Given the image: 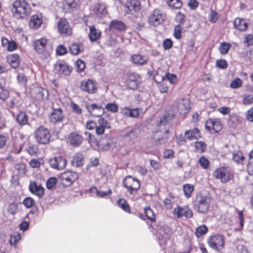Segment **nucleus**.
<instances>
[{
    "label": "nucleus",
    "instance_id": "23",
    "mask_svg": "<svg viewBox=\"0 0 253 253\" xmlns=\"http://www.w3.org/2000/svg\"><path fill=\"white\" fill-rule=\"evenodd\" d=\"M161 133L160 131H158L153 134L152 142L156 146L164 144L168 141V137Z\"/></svg>",
    "mask_w": 253,
    "mask_h": 253
},
{
    "label": "nucleus",
    "instance_id": "6",
    "mask_svg": "<svg viewBox=\"0 0 253 253\" xmlns=\"http://www.w3.org/2000/svg\"><path fill=\"white\" fill-rule=\"evenodd\" d=\"M208 243L212 249L219 250L224 246V237L219 234H214L209 237Z\"/></svg>",
    "mask_w": 253,
    "mask_h": 253
},
{
    "label": "nucleus",
    "instance_id": "8",
    "mask_svg": "<svg viewBox=\"0 0 253 253\" xmlns=\"http://www.w3.org/2000/svg\"><path fill=\"white\" fill-rule=\"evenodd\" d=\"M47 42L46 39L41 38L35 41L33 43L36 51L38 54H42L44 58L49 56V53L46 50Z\"/></svg>",
    "mask_w": 253,
    "mask_h": 253
},
{
    "label": "nucleus",
    "instance_id": "1",
    "mask_svg": "<svg viewBox=\"0 0 253 253\" xmlns=\"http://www.w3.org/2000/svg\"><path fill=\"white\" fill-rule=\"evenodd\" d=\"M11 11L16 19H24L30 15L32 9L26 0H16L12 4Z\"/></svg>",
    "mask_w": 253,
    "mask_h": 253
},
{
    "label": "nucleus",
    "instance_id": "47",
    "mask_svg": "<svg viewBox=\"0 0 253 253\" xmlns=\"http://www.w3.org/2000/svg\"><path fill=\"white\" fill-rule=\"evenodd\" d=\"M168 4L169 6L175 9L180 8L182 5L181 0H168Z\"/></svg>",
    "mask_w": 253,
    "mask_h": 253
},
{
    "label": "nucleus",
    "instance_id": "21",
    "mask_svg": "<svg viewBox=\"0 0 253 253\" xmlns=\"http://www.w3.org/2000/svg\"><path fill=\"white\" fill-rule=\"evenodd\" d=\"M139 109H131L127 107L121 108V114L124 117L127 118H137L139 116Z\"/></svg>",
    "mask_w": 253,
    "mask_h": 253
},
{
    "label": "nucleus",
    "instance_id": "38",
    "mask_svg": "<svg viewBox=\"0 0 253 253\" xmlns=\"http://www.w3.org/2000/svg\"><path fill=\"white\" fill-rule=\"evenodd\" d=\"M232 160L237 164H243L245 157L242 152L239 151L233 153Z\"/></svg>",
    "mask_w": 253,
    "mask_h": 253
},
{
    "label": "nucleus",
    "instance_id": "7",
    "mask_svg": "<svg viewBox=\"0 0 253 253\" xmlns=\"http://www.w3.org/2000/svg\"><path fill=\"white\" fill-rule=\"evenodd\" d=\"M104 103L95 104V103H86L85 107L90 114L95 117H100L104 114L105 112L103 105Z\"/></svg>",
    "mask_w": 253,
    "mask_h": 253
},
{
    "label": "nucleus",
    "instance_id": "18",
    "mask_svg": "<svg viewBox=\"0 0 253 253\" xmlns=\"http://www.w3.org/2000/svg\"><path fill=\"white\" fill-rule=\"evenodd\" d=\"M29 189L32 194L36 195L40 198L43 196L44 188L36 181H30Z\"/></svg>",
    "mask_w": 253,
    "mask_h": 253
},
{
    "label": "nucleus",
    "instance_id": "39",
    "mask_svg": "<svg viewBox=\"0 0 253 253\" xmlns=\"http://www.w3.org/2000/svg\"><path fill=\"white\" fill-rule=\"evenodd\" d=\"M138 80L136 79L135 76H130L127 82L128 88L131 89H135L138 87Z\"/></svg>",
    "mask_w": 253,
    "mask_h": 253
},
{
    "label": "nucleus",
    "instance_id": "45",
    "mask_svg": "<svg viewBox=\"0 0 253 253\" xmlns=\"http://www.w3.org/2000/svg\"><path fill=\"white\" fill-rule=\"evenodd\" d=\"M96 14L99 17H102L107 14L106 6L103 4H100L95 11Z\"/></svg>",
    "mask_w": 253,
    "mask_h": 253
},
{
    "label": "nucleus",
    "instance_id": "5",
    "mask_svg": "<svg viewBox=\"0 0 253 253\" xmlns=\"http://www.w3.org/2000/svg\"><path fill=\"white\" fill-rule=\"evenodd\" d=\"M165 19V16L162 12L159 9H156L151 12L148 21L150 25L156 27L163 24Z\"/></svg>",
    "mask_w": 253,
    "mask_h": 253
},
{
    "label": "nucleus",
    "instance_id": "16",
    "mask_svg": "<svg viewBox=\"0 0 253 253\" xmlns=\"http://www.w3.org/2000/svg\"><path fill=\"white\" fill-rule=\"evenodd\" d=\"M213 175L216 178L220 179L222 182H227L230 179V173L224 167H220L215 169L213 172Z\"/></svg>",
    "mask_w": 253,
    "mask_h": 253
},
{
    "label": "nucleus",
    "instance_id": "34",
    "mask_svg": "<svg viewBox=\"0 0 253 253\" xmlns=\"http://www.w3.org/2000/svg\"><path fill=\"white\" fill-rule=\"evenodd\" d=\"M125 27V25L121 21L117 20L112 21L110 24L109 28L110 30H117L119 31H123Z\"/></svg>",
    "mask_w": 253,
    "mask_h": 253
},
{
    "label": "nucleus",
    "instance_id": "52",
    "mask_svg": "<svg viewBox=\"0 0 253 253\" xmlns=\"http://www.w3.org/2000/svg\"><path fill=\"white\" fill-rule=\"evenodd\" d=\"M35 200L31 197L26 198L23 201V205L27 208H31L35 204Z\"/></svg>",
    "mask_w": 253,
    "mask_h": 253
},
{
    "label": "nucleus",
    "instance_id": "9",
    "mask_svg": "<svg viewBox=\"0 0 253 253\" xmlns=\"http://www.w3.org/2000/svg\"><path fill=\"white\" fill-rule=\"evenodd\" d=\"M57 28L59 33L63 36H68L72 33V28L65 18H61L58 20Z\"/></svg>",
    "mask_w": 253,
    "mask_h": 253
},
{
    "label": "nucleus",
    "instance_id": "2",
    "mask_svg": "<svg viewBox=\"0 0 253 253\" xmlns=\"http://www.w3.org/2000/svg\"><path fill=\"white\" fill-rule=\"evenodd\" d=\"M211 202V198L210 195L204 196L200 194L196 197L195 210L199 213H205L209 210Z\"/></svg>",
    "mask_w": 253,
    "mask_h": 253
},
{
    "label": "nucleus",
    "instance_id": "27",
    "mask_svg": "<svg viewBox=\"0 0 253 253\" xmlns=\"http://www.w3.org/2000/svg\"><path fill=\"white\" fill-rule=\"evenodd\" d=\"M42 23L41 16L40 15H34L30 20L29 26L31 28L38 29Z\"/></svg>",
    "mask_w": 253,
    "mask_h": 253
},
{
    "label": "nucleus",
    "instance_id": "33",
    "mask_svg": "<svg viewBox=\"0 0 253 253\" xmlns=\"http://www.w3.org/2000/svg\"><path fill=\"white\" fill-rule=\"evenodd\" d=\"M73 166L79 167L84 165V157L81 153L75 154L73 157V160L71 162Z\"/></svg>",
    "mask_w": 253,
    "mask_h": 253
},
{
    "label": "nucleus",
    "instance_id": "19",
    "mask_svg": "<svg viewBox=\"0 0 253 253\" xmlns=\"http://www.w3.org/2000/svg\"><path fill=\"white\" fill-rule=\"evenodd\" d=\"M54 70L59 74L68 76L70 74L72 68L64 62H59L54 65Z\"/></svg>",
    "mask_w": 253,
    "mask_h": 253
},
{
    "label": "nucleus",
    "instance_id": "57",
    "mask_svg": "<svg viewBox=\"0 0 253 253\" xmlns=\"http://www.w3.org/2000/svg\"><path fill=\"white\" fill-rule=\"evenodd\" d=\"M98 123L100 126L104 128H109L110 127L109 123L103 118H101L98 120Z\"/></svg>",
    "mask_w": 253,
    "mask_h": 253
},
{
    "label": "nucleus",
    "instance_id": "48",
    "mask_svg": "<svg viewBox=\"0 0 253 253\" xmlns=\"http://www.w3.org/2000/svg\"><path fill=\"white\" fill-rule=\"evenodd\" d=\"M206 144L203 141H197L195 143V149L199 153L204 152L206 149Z\"/></svg>",
    "mask_w": 253,
    "mask_h": 253
},
{
    "label": "nucleus",
    "instance_id": "44",
    "mask_svg": "<svg viewBox=\"0 0 253 253\" xmlns=\"http://www.w3.org/2000/svg\"><path fill=\"white\" fill-rule=\"evenodd\" d=\"M104 105V110L106 109L108 111L116 113L118 111V106L115 103H108Z\"/></svg>",
    "mask_w": 253,
    "mask_h": 253
},
{
    "label": "nucleus",
    "instance_id": "3",
    "mask_svg": "<svg viewBox=\"0 0 253 253\" xmlns=\"http://www.w3.org/2000/svg\"><path fill=\"white\" fill-rule=\"evenodd\" d=\"M35 137L39 144H46L50 141V133L47 128L43 126H41L36 129Z\"/></svg>",
    "mask_w": 253,
    "mask_h": 253
},
{
    "label": "nucleus",
    "instance_id": "36",
    "mask_svg": "<svg viewBox=\"0 0 253 253\" xmlns=\"http://www.w3.org/2000/svg\"><path fill=\"white\" fill-rule=\"evenodd\" d=\"M16 121L20 126H24L27 124L28 116L26 113L23 111H20L16 116Z\"/></svg>",
    "mask_w": 253,
    "mask_h": 253
},
{
    "label": "nucleus",
    "instance_id": "24",
    "mask_svg": "<svg viewBox=\"0 0 253 253\" xmlns=\"http://www.w3.org/2000/svg\"><path fill=\"white\" fill-rule=\"evenodd\" d=\"M177 109L181 115H184L189 112L190 109V103L188 100L183 99L178 103Z\"/></svg>",
    "mask_w": 253,
    "mask_h": 253
},
{
    "label": "nucleus",
    "instance_id": "13",
    "mask_svg": "<svg viewBox=\"0 0 253 253\" xmlns=\"http://www.w3.org/2000/svg\"><path fill=\"white\" fill-rule=\"evenodd\" d=\"M124 7L126 13L133 14L140 9V3L138 0H127L124 5Z\"/></svg>",
    "mask_w": 253,
    "mask_h": 253
},
{
    "label": "nucleus",
    "instance_id": "40",
    "mask_svg": "<svg viewBox=\"0 0 253 253\" xmlns=\"http://www.w3.org/2000/svg\"><path fill=\"white\" fill-rule=\"evenodd\" d=\"M139 133V130L138 129L133 128L126 133L124 136L129 140H133L138 136Z\"/></svg>",
    "mask_w": 253,
    "mask_h": 253
},
{
    "label": "nucleus",
    "instance_id": "51",
    "mask_svg": "<svg viewBox=\"0 0 253 253\" xmlns=\"http://www.w3.org/2000/svg\"><path fill=\"white\" fill-rule=\"evenodd\" d=\"M145 216L148 219L152 221L155 220V215L154 211L150 208H146L145 209Z\"/></svg>",
    "mask_w": 253,
    "mask_h": 253
},
{
    "label": "nucleus",
    "instance_id": "28",
    "mask_svg": "<svg viewBox=\"0 0 253 253\" xmlns=\"http://www.w3.org/2000/svg\"><path fill=\"white\" fill-rule=\"evenodd\" d=\"M70 142L74 146H79L83 141V137L81 135L76 133H72L69 137Z\"/></svg>",
    "mask_w": 253,
    "mask_h": 253
},
{
    "label": "nucleus",
    "instance_id": "22",
    "mask_svg": "<svg viewBox=\"0 0 253 253\" xmlns=\"http://www.w3.org/2000/svg\"><path fill=\"white\" fill-rule=\"evenodd\" d=\"M64 6L69 12H74L79 9L80 2L79 0H66Z\"/></svg>",
    "mask_w": 253,
    "mask_h": 253
},
{
    "label": "nucleus",
    "instance_id": "35",
    "mask_svg": "<svg viewBox=\"0 0 253 253\" xmlns=\"http://www.w3.org/2000/svg\"><path fill=\"white\" fill-rule=\"evenodd\" d=\"M100 31L96 29L94 26L90 27L89 37L91 41H97L100 38Z\"/></svg>",
    "mask_w": 253,
    "mask_h": 253
},
{
    "label": "nucleus",
    "instance_id": "17",
    "mask_svg": "<svg viewBox=\"0 0 253 253\" xmlns=\"http://www.w3.org/2000/svg\"><path fill=\"white\" fill-rule=\"evenodd\" d=\"M171 234L172 231L169 227H166L165 229L159 232L158 238L159 244L163 248H165L167 242L170 240Z\"/></svg>",
    "mask_w": 253,
    "mask_h": 253
},
{
    "label": "nucleus",
    "instance_id": "60",
    "mask_svg": "<svg viewBox=\"0 0 253 253\" xmlns=\"http://www.w3.org/2000/svg\"><path fill=\"white\" fill-rule=\"evenodd\" d=\"M18 82L22 85H25L27 82V77L23 74H19L17 77Z\"/></svg>",
    "mask_w": 253,
    "mask_h": 253
},
{
    "label": "nucleus",
    "instance_id": "64",
    "mask_svg": "<svg viewBox=\"0 0 253 253\" xmlns=\"http://www.w3.org/2000/svg\"><path fill=\"white\" fill-rule=\"evenodd\" d=\"M245 43L247 46L253 45V36L248 35L245 37Z\"/></svg>",
    "mask_w": 253,
    "mask_h": 253
},
{
    "label": "nucleus",
    "instance_id": "62",
    "mask_svg": "<svg viewBox=\"0 0 253 253\" xmlns=\"http://www.w3.org/2000/svg\"><path fill=\"white\" fill-rule=\"evenodd\" d=\"M71 107L73 111L77 114H81L82 113V109L79 107L78 105L74 102H71Z\"/></svg>",
    "mask_w": 253,
    "mask_h": 253
},
{
    "label": "nucleus",
    "instance_id": "50",
    "mask_svg": "<svg viewBox=\"0 0 253 253\" xmlns=\"http://www.w3.org/2000/svg\"><path fill=\"white\" fill-rule=\"evenodd\" d=\"M182 31V26L178 24L176 25L174 29L173 36L175 39L179 40L181 38V33Z\"/></svg>",
    "mask_w": 253,
    "mask_h": 253
},
{
    "label": "nucleus",
    "instance_id": "25",
    "mask_svg": "<svg viewBox=\"0 0 253 253\" xmlns=\"http://www.w3.org/2000/svg\"><path fill=\"white\" fill-rule=\"evenodd\" d=\"M185 137L188 140L198 139L201 137L199 130L196 127L192 129L186 130L184 133Z\"/></svg>",
    "mask_w": 253,
    "mask_h": 253
},
{
    "label": "nucleus",
    "instance_id": "20",
    "mask_svg": "<svg viewBox=\"0 0 253 253\" xmlns=\"http://www.w3.org/2000/svg\"><path fill=\"white\" fill-rule=\"evenodd\" d=\"M63 112L60 108L53 109L52 112L49 116V121L53 124L62 122L63 120Z\"/></svg>",
    "mask_w": 253,
    "mask_h": 253
},
{
    "label": "nucleus",
    "instance_id": "15",
    "mask_svg": "<svg viewBox=\"0 0 253 253\" xmlns=\"http://www.w3.org/2000/svg\"><path fill=\"white\" fill-rule=\"evenodd\" d=\"M78 177V173L73 171H66L62 173L61 179L64 185H70Z\"/></svg>",
    "mask_w": 253,
    "mask_h": 253
},
{
    "label": "nucleus",
    "instance_id": "12",
    "mask_svg": "<svg viewBox=\"0 0 253 253\" xmlns=\"http://www.w3.org/2000/svg\"><path fill=\"white\" fill-rule=\"evenodd\" d=\"M66 163V159L60 156L51 158L48 161V164L52 168L59 170L63 169Z\"/></svg>",
    "mask_w": 253,
    "mask_h": 253
},
{
    "label": "nucleus",
    "instance_id": "49",
    "mask_svg": "<svg viewBox=\"0 0 253 253\" xmlns=\"http://www.w3.org/2000/svg\"><path fill=\"white\" fill-rule=\"evenodd\" d=\"M247 169L249 173H253V149L249 154Z\"/></svg>",
    "mask_w": 253,
    "mask_h": 253
},
{
    "label": "nucleus",
    "instance_id": "41",
    "mask_svg": "<svg viewBox=\"0 0 253 253\" xmlns=\"http://www.w3.org/2000/svg\"><path fill=\"white\" fill-rule=\"evenodd\" d=\"M208 231V227L205 225H202L198 226L196 228L195 235L197 237L199 238L202 236L206 234L207 233Z\"/></svg>",
    "mask_w": 253,
    "mask_h": 253
},
{
    "label": "nucleus",
    "instance_id": "53",
    "mask_svg": "<svg viewBox=\"0 0 253 253\" xmlns=\"http://www.w3.org/2000/svg\"><path fill=\"white\" fill-rule=\"evenodd\" d=\"M57 183V178L55 177H50L46 181V187L48 189L54 187Z\"/></svg>",
    "mask_w": 253,
    "mask_h": 253
},
{
    "label": "nucleus",
    "instance_id": "11",
    "mask_svg": "<svg viewBox=\"0 0 253 253\" xmlns=\"http://www.w3.org/2000/svg\"><path fill=\"white\" fill-rule=\"evenodd\" d=\"M205 128L211 132H212V130L214 132H218L221 130L222 126L219 120L217 119H209L206 123Z\"/></svg>",
    "mask_w": 253,
    "mask_h": 253
},
{
    "label": "nucleus",
    "instance_id": "54",
    "mask_svg": "<svg viewBox=\"0 0 253 253\" xmlns=\"http://www.w3.org/2000/svg\"><path fill=\"white\" fill-rule=\"evenodd\" d=\"M165 78L172 84L176 83L177 81V77L175 75L168 72L165 74Z\"/></svg>",
    "mask_w": 253,
    "mask_h": 253
},
{
    "label": "nucleus",
    "instance_id": "59",
    "mask_svg": "<svg viewBox=\"0 0 253 253\" xmlns=\"http://www.w3.org/2000/svg\"><path fill=\"white\" fill-rule=\"evenodd\" d=\"M6 41L8 42L7 49L9 51H13L17 48L16 43L13 41H8L7 39H5Z\"/></svg>",
    "mask_w": 253,
    "mask_h": 253
},
{
    "label": "nucleus",
    "instance_id": "26",
    "mask_svg": "<svg viewBox=\"0 0 253 253\" xmlns=\"http://www.w3.org/2000/svg\"><path fill=\"white\" fill-rule=\"evenodd\" d=\"M234 27L240 31H245L248 27V24L243 19L236 18L234 20Z\"/></svg>",
    "mask_w": 253,
    "mask_h": 253
},
{
    "label": "nucleus",
    "instance_id": "31",
    "mask_svg": "<svg viewBox=\"0 0 253 253\" xmlns=\"http://www.w3.org/2000/svg\"><path fill=\"white\" fill-rule=\"evenodd\" d=\"M131 61L136 65H143L147 62L148 59L141 55L134 54L131 57Z\"/></svg>",
    "mask_w": 253,
    "mask_h": 253
},
{
    "label": "nucleus",
    "instance_id": "10",
    "mask_svg": "<svg viewBox=\"0 0 253 253\" xmlns=\"http://www.w3.org/2000/svg\"><path fill=\"white\" fill-rule=\"evenodd\" d=\"M80 87L83 91L89 94H92L96 91L97 85L94 81L88 79L82 81Z\"/></svg>",
    "mask_w": 253,
    "mask_h": 253
},
{
    "label": "nucleus",
    "instance_id": "46",
    "mask_svg": "<svg viewBox=\"0 0 253 253\" xmlns=\"http://www.w3.org/2000/svg\"><path fill=\"white\" fill-rule=\"evenodd\" d=\"M184 195L188 198L191 196V194L194 190V187L192 185L186 184L183 185Z\"/></svg>",
    "mask_w": 253,
    "mask_h": 253
},
{
    "label": "nucleus",
    "instance_id": "61",
    "mask_svg": "<svg viewBox=\"0 0 253 253\" xmlns=\"http://www.w3.org/2000/svg\"><path fill=\"white\" fill-rule=\"evenodd\" d=\"M216 65L218 68L225 69L227 67V63L225 60L220 59L216 61Z\"/></svg>",
    "mask_w": 253,
    "mask_h": 253
},
{
    "label": "nucleus",
    "instance_id": "43",
    "mask_svg": "<svg viewBox=\"0 0 253 253\" xmlns=\"http://www.w3.org/2000/svg\"><path fill=\"white\" fill-rule=\"evenodd\" d=\"M231 47V44L227 42H221L219 47L220 52L222 54H227Z\"/></svg>",
    "mask_w": 253,
    "mask_h": 253
},
{
    "label": "nucleus",
    "instance_id": "14",
    "mask_svg": "<svg viewBox=\"0 0 253 253\" xmlns=\"http://www.w3.org/2000/svg\"><path fill=\"white\" fill-rule=\"evenodd\" d=\"M173 213L178 218L183 216L187 218H190L193 216L192 211L187 206L184 207L177 206V208L174 209Z\"/></svg>",
    "mask_w": 253,
    "mask_h": 253
},
{
    "label": "nucleus",
    "instance_id": "32",
    "mask_svg": "<svg viewBox=\"0 0 253 253\" xmlns=\"http://www.w3.org/2000/svg\"><path fill=\"white\" fill-rule=\"evenodd\" d=\"M7 61L13 68H16L20 65L19 56L17 54H13L8 56Z\"/></svg>",
    "mask_w": 253,
    "mask_h": 253
},
{
    "label": "nucleus",
    "instance_id": "37",
    "mask_svg": "<svg viewBox=\"0 0 253 253\" xmlns=\"http://www.w3.org/2000/svg\"><path fill=\"white\" fill-rule=\"evenodd\" d=\"M84 49L83 46L82 44L74 43L70 47L71 53L74 55H77L82 52Z\"/></svg>",
    "mask_w": 253,
    "mask_h": 253
},
{
    "label": "nucleus",
    "instance_id": "63",
    "mask_svg": "<svg viewBox=\"0 0 253 253\" xmlns=\"http://www.w3.org/2000/svg\"><path fill=\"white\" fill-rule=\"evenodd\" d=\"M236 249L237 251V253H249L247 247L242 244L237 245Z\"/></svg>",
    "mask_w": 253,
    "mask_h": 253
},
{
    "label": "nucleus",
    "instance_id": "29",
    "mask_svg": "<svg viewBox=\"0 0 253 253\" xmlns=\"http://www.w3.org/2000/svg\"><path fill=\"white\" fill-rule=\"evenodd\" d=\"M112 144V140L108 138L102 139L98 144L99 149L102 151L109 150Z\"/></svg>",
    "mask_w": 253,
    "mask_h": 253
},
{
    "label": "nucleus",
    "instance_id": "56",
    "mask_svg": "<svg viewBox=\"0 0 253 253\" xmlns=\"http://www.w3.org/2000/svg\"><path fill=\"white\" fill-rule=\"evenodd\" d=\"M200 166L205 169H207L210 165L209 161L205 157H202L199 160Z\"/></svg>",
    "mask_w": 253,
    "mask_h": 253
},
{
    "label": "nucleus",
    "instance_id": "42",
    "mask_svg": "<svg viewBox=\"0 0 253 253\" xmlns=\"http://www.w3.org/2000/svg\"><path fill=\"white\" fill-rule=\"evenodd\" d=\"M118 206L127 212H130L129 206L124 199H121L117 202Z\"/></svg>",
    "mask_w": 253,
    "mask_h": 253
},
{
    "label": "nucleus",
    "instance_id": "4",
    "mask_svg": "<svg viewBox=\"0 0 253 253\" xmlns=\"http://www.w3.org/2000/svg\"><path fill=\"white\" fill-rule=\"evenodd\" d=\"M123 185L130 194H136L140 186L139 180L131 176H127L124 179Z\"/></svg>",
    "mask_w": 253,
    "mask_h": 253
},
{
    "label": "nucleus",
    "instance_id": "55",
    "mask_svg": "<svg viewBox=\"0 0 253 253\" xmlns=\"http://www.w3.org/2000/svg\"><path fill=\"white\" fill-rule=\"evenodd\" d=\"M242 81L239 78L234 80L230 84V86L232 88H237L241 86Z\"/></svg>",
    "mask_w": 253,
    "mask_h": 253
},
{
    "label": "nucleus",
    "instance_id": "58",
    "mask_svg": "<svg viewBox=\"0 0 253 253\" xmlns=\"http://www.w3.org/2000/svg\"><path fill=\"white\" fill-rule=\"evenodd\" d=\"M218 14L217 13L213 10H211L209 15V19L212 23H215L218 19Z\"/></svg>",
    "mask_w": 253,
    "mask_h": 253
},
{
    "label": "nucleus",
    "instance_id": "30",
    "mask_svg": "<svg viewBox=\"0 0 253 253\" xmlns=\"http://www.w3.org/2000/svg\"><path fill=\"white\" fill-rule=\"evenodd\" d=\"M35 94L34 97L38 100H41L43 98L45 94L47 95L48 91L47 90L40 87H37L32 90V94Z\"/></svg>",
    "mask_w": 253,
    "mask_h": 253
}]
</instances>
